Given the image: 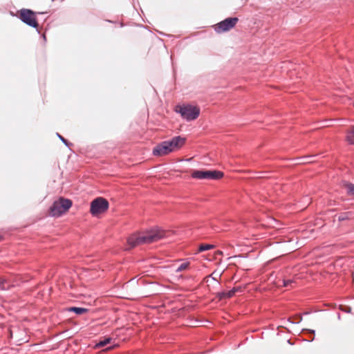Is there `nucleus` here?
<instances>
[{"label": "nucleus", "mask_w": 354, "mask_h": 354, "mask_svg": "<svg viewBox=\"0 0 354 354\" xmlns=\"http://www.w3.org/2000/svg\"><path fill=\"white\" fill-rule=\"evenodd\" d=\"M213 248H214L213 245L202 244V245H200V247L198 248V252H203V251H205V250H208L212 249Z\"/></svg>", "instance_id": "nucleus-15"}, {"label": "nucleus", "mask_w": 354, "mask_h": 354, "mask_svg": "<svg viewBox=\"0 0 354 354\" xmlns=\"http://www.w3.org/2000/svg\"><path fill=\"white\" fill-rule=\"evenodd\" d=\"M111 337H104V339L103 340H100L96 345H95V347L96 348H101V347H103L104 346H106V344H109L111 342Z\"/></svg>", "instance_id": "nucleus-14"}, {"label": "nucleus", "mask_w": 354, "mask_h": 354, "mask_svg": "<svg viewBox=\"0 0 354 354\" xmlns=\"http://www.w3.org/2000/svg\"><path fill=\"white\" fill-rule=\"evenodd\" d=\"M241 290L239 287H234L229 291H223L217 293V297L220 300L232 297L235 293Z\"/></svg>", "instance_id": "nucleus-10"}, {"label": "nucleus", "mask_w": 354, "mask_h": 354, "mask_svg": "<svg viewBox=\"0 0 354 354\" xmlns=\"http://www.w3.org/2000/svg\"><path fill=\"white\" fill-rule=\"evenodd\" d=\"M189 262L183 263L176 269V272H179L184 270H186L189 267Z\"/></svg>", "instance_id": "nucleus-16"}, {"label": "nucleus", "mask_w": 354, "mask_h": 354, "mask_svg": "<svg viewBox=\"0 0 354 354\" xmlns=\"http://www.w3.org/2000/svg\"><path fill=\"white\" fill-rule=\"evenodd\" d=\"M175 111L188 121L196 120L200 114L199 107L191 104L177 105Z\"/></svg>", "instance_id": "nucleus-2"}, {"label": "nucleus", "mask_w": 354, "mask_h": 354, "mask_svg": "<svg viewBox=\"0 0 354 354\" xmlns=\"http://www.w3.org/2000/svg\"><path fill=\"white\" fill-rule=\"evenodd\" d=\"M346 140L350 144L354 145V127H351L350 130L348 131Z\"/></svg>", "instance_id": "nucleus-11"}, {"label": "nucleus", "mask_w": 354, "mask_h": 354, "mask_svg": "<svg viewBox=\"0 0 354 354\" xmlns=\"http://www.w3.org/2000/svg\"><path fill=\"white\" fill-rule=\"evenodd\" d=\"M237 17H229L215 24L214 29L217 33H223L232 30L238 23Z\"/></svg>", "instance_id": "nucleus-6"}, {"label": "nucleus", "mask_w": 354, "mask_h": 354, "mask_svg": "<svg viewBox=\"0 0 354 354\" xmlns=\"http://www.w3.org/2000/svg\"><path fill=\"white\" fill-rule=\"evenodd\" d=\"M20 19L26 24L37 28L38 23L35 18V13L30 10L23 9L20 11Z\"/></svg>", "instance_id": "nucleus-7"}, {"label": "nucleus", "mask_w": 354, "mask_h": 354, "mask_svg": "<svg viewBox=\"0 0 354 354\" xmlns=\"http://www.w3.org/2000/svg\"><path fill=\"white\" fill-rule=\"evenodd\" d=\"M224 176L223 173L216 170H196L192 174V177L198 179H221Z\"/></svg>", "instance_id": "nucleus-5"}, {"label": "nucleus", "mask_w": 354, "mask_h": 354, "mask_svg": "<svg viewBox=\"0 0 354 354\" xmlns=\"http://www.w3.org/2000/svg\"><path fill=\"white\" fill-rule=\"evenodd\" d=\"M186 139L181 136H176L171 140H167V144L169 146L172 152L178 151L185 143Z\"/></svg>", "instance_id": "nucleus-9"}, {"label": "nucleus", "mask_w": 354, "mask_h": 354, "mask_svg": "<svg viewBox=\"0 0 354 354\" xmlns=\"http://www.w3.org/2000/svg\"><path fill=\"white\" fill-rule=\"evenodd\" d=\"M71 312H74L77 315H82L88 312V309L85 308H80V307H71L68 309Z\"/></svg>", "instance_id": "nucleus-13"}, {"label": "nucleus", "mask_w": 354, "mask_h": 354, "mask_svg": "<svg viewBox=\"0 0 354 354\" xmlns=\"http://www.w3.org/2000/svg\"><path fill=\"white\" fill-rule=\"evenodd\" d=\"M167 234L160 229H153L146 232L133 234L129 237L127 242L131 248H134L142 244L156 242L167 236Z\"/></svg>", "instance_id": "nucleus-1"}, {"label": "nucleus", "mask_w": 354, "mask_h": 354, "mask_svg": "<svg viewBox=\"0 0 354 354\" xmlns=\"http://www.w3.org/2000/svg\"><path fill=\"white\" fill-rule=\"evenodd\" d=\"M294 281L292 280H283V286L284 287H288L289 286H292V283H293Z\"/></svg>", "instance_id": "nucleus-17"}, {"label": "nucleus", "mask_w": 354, "mask_h": 354, "mask_svg": "<svg viewBox=\"0 0 354 354\" xmlns=\"http://www.w3.org/2000/svg\"><path fill=\"white\" fill-rule=\"evenodd\" d=\"M72 205V201L69 199L59 198L53 203L50 208V214L53 216H59L66 212Z\"/></svg>", "instance_id": "nucleus-3"}, {"label": "nucleus", "mask_w": 354, "mask_h": 354, "mask_svg": "<svg viewBox=\"0 0 354 354\" xmlns=\"http://www.w3.org/2000/svg\"><path fill=\"white\" fill-rule=\"evenodd\" d=\"M109 202L104 198L98 197L91 203L90 212L93 216H98L109 209Z\"/></svg>", "instance_id": "nucleus-4"}, {"label": "nucleus", "mask_w": 354, "mask_h": 354, "mask_svg": "<svg viewBox=\"0 0 354 354\" xmlns=\"http://www.w3.org/2000/svg\"><path fill=\"white\" fill-rule=\"evenodd\" d=\"M6 281L5 280H1L0 281V288L1 290H5L6 288L4 286Z\"/></svg>", "instance_id": "nucleus-18"}, {"label": "nucleus", "mask_w": 354, "mask_h": 354, "mask_svg": "<svg viewBox=\"0 0 354 354\" xmlns=\"http://www.w3.org/2000/svg\"><path fill=\"white\" fill-rule=\"evenodd\" d=\"M344 187L346 189L348 195L354 196V185L350 183H345Z\"/></svg>", "instance_id": "nucleus-12"}, {"label": "nucleus", "mask_w": 354, "mask_h": 354, "mask_svg": "<svg viewBox=\"0 0 354 354\" xmlns=\"http://www.w3.org/2000/svg\"><path fill=\"white\" fill-rule=\"evenodd\" d=\"M170 153H172V151L166 141L157 145L153 149V154L156 156H164Z\"/></svg>", "instance_id": "nucleus-8"}]
</instances>
